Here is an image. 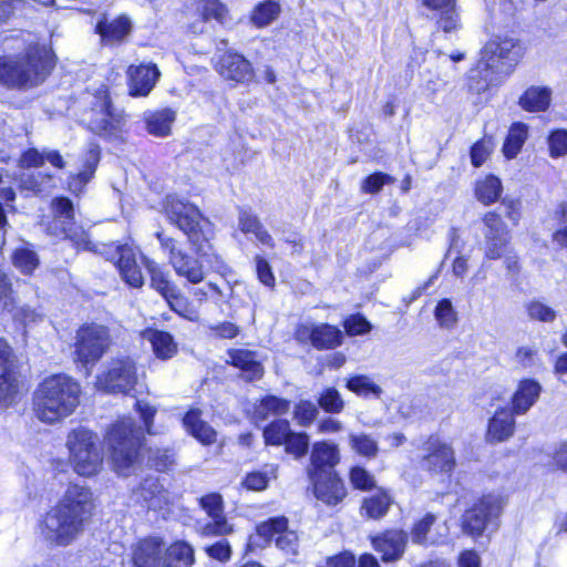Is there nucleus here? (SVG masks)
Listing matches in <instances>:
<instances>
[{
  "mask_svg": "<svg viewBox=\"0 0 567 567\" xmlns=\"http://www.w3.org/2000/svg\"><path fill=\"white\" fill-rule=\"evenodd\" d=\"M53 220L49 225V231L54 236H62L71 240L79 249L94 251L114 262L122 279L133 288L144 285V277L137 264V251L134 247L124 244H94L89 235L74 221V206L66 197H58L52 200Z\"/></svg>",
  "mask_w": 567,
  "mask_h": 567,
  "instance_id": "f257e3e1",
  "label": "nucleus"
},
{
  "mask_svg": "<svg viewBox=\"0 0 567 567\" xmlns=\"http://www.w3.org/2000/svg\"><path fill=\"white\" fill-rule=\"evenodd\" d=\"M95 509L93 492L86 485L71 483L62 497L39 523L43 540L51 547H66L90 525Z\"/></svg>",
  "mask_w": 567,
  "mask_h": 567,
  "instance_id": "f03ea898",
  "label": "nucleus"
},
{
  "mask_svg": "<svg viewBox=\"0 0 567 567\" xmlns=\"http://www.w3.org/2000/svg\"><path fill=\"white\" fill-rule=\"evenodd\" d=\"M136 409L145 429L137 425L132 417H123L112 425L105 436L113 468L122 476H128L140 468V449L144 432L153 434L151 426L156 409L143 401H136Z\"/></svg>",
  "mask_w": 567,
  "mask_h": 567,
  "instance_id": "7ed1b4c3",
  "label": "nucleus"
},
{
  "mask_svg": "<svg viewBox=\"0 0 567 567\" xmlns=\"http://www.w3.org/2000/svg\"><path fill=\"white\" fill-rule=\"evenodd\" d=\"M163 213L172 225L187 236L195 252L206 260L214 271L223 274L227 270V266L209 243L207 237L209 223L198 207L176 195H167L163 202Z\"/></svg>",
  "mask_w": 567,
  "mask_h": 567,
  "instance_id": "20e7f679",
  "label": "nucleus"
},
{
  "mask_svg": "<svg viewBox=\"0 0 567 567\" xmlns=\"http://www.w3.org/2000/svg\"><path fill=\"white\" fill-rule=\"evenodd\" d=\"M53 65L44 45H30L22 53L0 56V85L14 90L35 87L44 82Z\"/></svg>",
  "mask_w": 567,
  "mask_h": 567,
  "instance_id": "39448f33",
  "label": "nucleus"
},
{
  "mask_svg": "<svg viewBox=\"0 0 567 567\" xmlns=\"http://www.w3.org/2000/svg\"><path fill=\"white\" fill-rule=\"evenodd\" d=\"M81 386L66 374L45 378L33 394L35 416L45 423H55L70 416L80 402Z\"/></svg>",
  "mask_w": 567,
  "mask_h": 567,
  "instance_id": "423d86ee",
  "label": "nucleus"
},
{
  "mask_svg": "<svg viewBox=\"0 0 567 567\" xmlns=\"http://www.w3.org/2000/svg\"><path fill=\"white\" fill-rule=\"evenodd\" d=\"M134 567H190L194 564V549L186 542H176L168 548L159 538L142 539L133 549Z\"/></svg>",
  "mask_w": 567,
  "mask_h": 567,
  "instance_id": "0eeeda50",
  "label": "nucleus"
},
{
  "mask_svg": "<svg viewBox=\"0 0 567 567\" xmlns=\"http://www.w3.org/2000/svg\"><path fill=\"white\" fill-rule=\"evenodd\" d=\"M97 442V436L85 427L75 429L68 435L69 462L78 475L93 477L101 472L103 453Z\"/></svg>",
  "mask_w": 567,
  "mask_h": 567,
  "instance_id": "6e6552de",
  "label": "nucleus"
},
{
  "mask_svg": "<svg viewBox=\"0 0 567 567\" xmlns=\"http://www.w3.org/2000/svg\"><path fill=\"white\" fill-rule=\"evenodd\" d=\"M111 344L110 331L96 323L83 324L75 334L74 361L85 368L93 367Z\"/></svg>",
  "mask_w": 567,
  "mask_h": 567,
  "instance_id": "1a4fd4ad",
  "label": "nucleus"
},
{
  "mask_svg": "<svg viewBox=\"0 0 567 567\" xmlns=\"http://www.w3.org/2000/svg\"><path fill=\"white\" fill-rule=\"evenodd\" d=\"M505 501L501 495L488 494L483 496L462 516V530L464 534L476 538L483 535L489 527L496 529Z\"/></svg>",
  "mask_w": 567,
  "mask_h": 567,
  "instance_id": "9d476101",
  "label": "nucleus"
},
{
  "mask_svg": "<svg viewBox=\"0 0 567 567\" xmlns=\"http://www.w3.org/2000/svg\"><path fill=\"white\" fill-rule=\"evenodd\" d=\"M137 382L135 362L121 357L109 362L107 369L97 377L96 385L109 393L130 394Z\"/></svg>",
  "mask_w": 567,
  "mask_h": 567,
  "instance_id": "9b49d317",
  "label": "nucleus"
},
{
  "mask_svg": "<svg viewBox=\"0 0 567 567\" xmlns=\"http://www.w3.org/2000/svg\"><path fill=\"white\" fill-rule=\"evenodd\" d=\"M518 59V44L509 38H497L484 47L478 69L481 72L492 70L496 73H508Z\"/></svg>",
  "mask_w": 567,
  "mask_h": 567,
  "instance_id": "f8f14e48",
  "label": "nucleus"
},
{
  "mask_svg": "<svg viewBox=\"0 0 567 567\" xmlns=\"http://www.w3.org/2000/svg\"><path fill=\"white\" fill-rule=\"evenodd\" d=\"M419 465L431 474L451 475L455 468V453L453 447L437 436H430L421 447Z\"/></svg>",
  "mask_w": 567,
  "mask_h": 567,
  "instance_id": "ddd939ff",
  "label": "nucleus"
},
{
  "mask_svg": "<svg viewBox=\"0 0 567 567\" xmlns=\"http://www.w3.org/2000/svg\"><path fill=\"white\" fill-rule=\"evenodd\" d=\"M297 342L310 343L317 350L334 349L342 343V332L339 328L328 324H299L295 331Z\"/></svg>",
  "mask_w": 567,
  "mask_h": 567,
  "instance_id": "4468645a",
  "label": "nucleus"
},
{
  "mask_svg": "<svg viewBox=\"0 0 567 567\" xmlns=\"http://www.w3.org/2000/svg\"><path fill=\"white\" fill-rule=\"evenodd\" d=\"M257 536L265 542L275 540L276 546L286 554L296 555L298 551L297 534L288 529L285 517H274L257 526Z\"/></svg>",
  "mask_w": 567,
  "mask_h": 567,
  "instance_id": "2eb2a0df",
  "label": "nucleus"
},
{
  "mask_svg": "<svg viewBox=\"0 0 567 567\" xmlns=\"http://www.w3.org/2000/svg\"><path fill=\"white\" fill-rule=\"evenodd\" d=\"M485 226V256L488 259H498L503 256L508 243V231L501 216L488 212L483 217Z\"/></svg>",
  "mask_w": 567,
  "mask_h": 567,
  "instance_id": "dca6fc26",
  "label": "nucleus"
},
{
  "mask_svg": "<svg viewBox=\"0 0 567 567\" xmlns=\"http://www.w3.org/2000/svg\"><path fill=\"white\" fill-rule=\"evenodd\" d=\"M308 477L313 486V493L317 499L329 506L339 504L347 496L344 483L337 472L327 474L319 473Z\"/></svg>",
  "mask_w": 567,
  "mask_h": 567,
  "instance_id": "f3484780",
  "label": "nucleus"
},
{
  "mask_svg": "<svg viewBox=\"0 0 567 567\" xmlns=\"http://www.w3.org/2000/svg\"><path fill=\"white\" fill-rule=\"evenodd\" d=\"M340 463V451L336 443L321 441L312 445L308 476L336 472L334 467Z\"/></svg>",
  "mask_w": 567,
  "mask_h": 567,
  "instance_id": "a211bd4d",
  "label": "nucleus"
},
{
  "mask_svg": "<svg viewBox=\"0 0 567 567\" xmlns=\"http://www.w3.org/2000/svg\"><path fill=\"white\" fill-rule=\"evenodd\" d=\"M11 348L0 339V408L12 404L18 393V380L12 371Z\"/></svg>",
  "mask_w": 567,
  "mask_h": 567,
  "instance_id": "6ab92c4d",
  "label": "nucleus"
},
{
  "mask_svg": "<svg viewBox=\"0 0 567 567\" xmlns=\"http://www.w3.org/2000/svg\"><path fill=\"white\" fill-rule=\"evenodd\" d=\"M408 544V534L402 529L386 530L372 538L373 548L381 554L384 563L402 558Z\"/></svg>",
  "mask_w": 567,
  "mask_h": 567,
  "instance_id": "aec40b11",
  "label": "nucleus"
},
{
  "mask_svg": "<svg viewBox=\"0 0 567 567\" xmlns=\"http://www.w3.org/2000/svg\"><path fill=\"white\" fill-rule=\"evenodd\" d=\"M217 72L226 80L247 83L254 78V70L248 60L234 52H226L217 63Z\"/></svg>",
  "mask_w": 567,
  "mask_h": 567,
  "instance_id": "412c9836",
  "label": "nucleus"
},
{
  "mask_svg": "<svg viewBox=\"0 0 567 567\" xmlns=\"http://www.w3.org/2000/svg\"><path fill=\"white\" fill-rule=\"evenodd\" d=\"M133 495L137 503L152 511L162 509L169 502L168 491L154 476L144 478Z\"/></svg>",
  "mask_w": 567,
  "mask_h": 567,
  "instance_id": "4be33fe9",
  "label": "nucleus"
},
{
  "mask_svg": "<svg viewBox=\"0 0 567 567\" xmlns=\"http://www.w3.org/2000/svg\"><path fill=\"white\" fill-rule=\"evenodd\" d=\"M130 93L146 96L155 86L161 72L155 64L131 65L127 70Z\"/></svg>",
  "mask_w": 567,
  "mask_h": 567,
  "instance_id": "5701e85b",
  "label": "nucleus"
},
{
  "mask_svg": "<svg viewBox=\"0 0 567 567\" xmlns=\"http://www.w3.org/2000/svg\"><path fill=\"white\" fill-rule=\"evenodd\" d=\"M227 363L238 368L247 381L259 380L264 374V368L256 352L247 349H231L227 352Z\"/></svg>",
  "mask_w": 567,
  "mask_h": 567,
  "instance_id": "b1692460",
  "label": "nucleus"
},
{
  "mask_svg": "<svg viewBox=\"0 0 567 567\" xmlns=\"http://www.w3.org/2000/svg\"><path fill=\"white\" fill-rule=\"evenodd\" d=\"M196 255L198 256L197 258L188 255L186 251H183L182 254H178L176 259L171 264L178 277L186 279L193 285H197L205 279L204 262L212 268V266L197 252Z\"/></svg>",
  "mask_w": 567,
  "mask_h": 567,
  "instance_id": "393cba45",
  "label": "nucleus"
},
{
  "mask_svg": "<svg viewBox=\"0 0 567 567\" xmlns=\"http://www.w3.org/2000/svg\"><path fill=\"white\" fill-rule=\"evenodd\" d=\"M132 31V22L128 17L120 16L109 21L103 17L95 27V32L101 35L102 42L113 44L122 42Z\"/></svg>",
  "mask_w": 567,
  "mask_h": 567,
  "instance_id": "a878e982",
  "label": "nucleus"
},
{
  "mask_svg": "<svg viewBox=\"0 0 567 567\" xmlns=\"http://www.w3.org/2000/svg\"><path fill=\"white\" fill-rule=\"evenodd\" d=\"M100 162V147L91 143L83 161V168L69 179V189L73 194H80L84 186L93 178Z\"/></svg>",
  "mask_w": 567,
  "mask_h": 567,
  "instance_id": "bb28decb",
  "label": "nucleus"
},
{
  "mask_svg": "<svg viewBox=\"0 0 567 567\" xmlns=\"http://www.w3.org/2000/svg\"><path fill=\"white\" fill-rule=\"evenodd\" d=\"M514 412L508 409H499L489 420L487 429V441L503 442L508 440L515 430Z\"/></svg>",
  "mask_w": 567,
  "mask_h": 567,
  "instance_id": "cd10ccee",
  "label": "nucleus"
},
{
  "mask_svg": "<svg viewBox=\"0 0 567 567\" xmlns=\"http://www.w3.org/2000/svg\"><path fill=\"white\" fill-rule=\"evenodd\" d=\"M540 391L542 386L537 381H520L512 399L513 412L517 415L525 414L537 402Z\"/></svg>",
  "mask_w": 567,
  "mask_h": 567,
  "instance_id": "c85d7f7f",
  "label": "nucleus"
},
{
  "mask_svg": "<svg viewBox=\"0 0 567 567\" xmlns=\"http://www.w3.org/2000/svg\"><path fill=\"white\" fill-rule=\"evenodd\" d=\"M422 4L432 11L440 12L439 27L444 32H452L460 25L455 0H421Z\"/></svg>",
  "mask_w": 567,
  "mask_h": 567,
  "instance_id": "c756f323",
  "label": "nucleus"
},
{
  "mask_svg": "<svg viewBox=\"0 0 567 567\" xmlns=\"http://www.w3.org/2000/svg\"><path fill=\"white\" fill-rule=\"evenodd\" d=\"M183 425L202 444L210 445L216 442V431L200 419L199 410H189L183 417Z\"/></svg>",
  "mask_w": 567,
  "mask_h": 567,
  "instance_id": "7c9ffc66",
  "label": "nucleus"
},
{
  "mask_svg": "<svg viewBox=\"0 0 567 567\" xmlns=\"http://www.w3.org/2000/svg\"><path fill=\"white\" fill-rule=\"evenodd\" d=\"M350 451L355 455L374 460L378 457L380 447L377 437L363 431H350L347 436Z\"/></svg>",
  "mask_w": 567,
  "mask_h": 567,
  "instance_id": "2f4dec72",
  "label": "nucleus"
},
{
  "mask_svg": "<svg viewBox=\"0 0 567 567\" xmlns=\"http://www.w3.org/2000/svg\"><path fill=\"white\" fill-rule=\"evenodd\" d=\"M175 118L176 113L171 109L144 113L147 132L158 137H165L171 134L172 124L175 122Z\"/></svg>",
  "mask_w": 567,
  "mask_h": 567,
  "instance_id": "473e14b6",
  "label": "nucleus"
},
{
  "mask_svg": "<svg viewBox=\"0 0 567 567\" xmlns=\"http://www.w3.org/2000/svg\"><path fill=\"white\" fill-rule=\"evenodd\" d=\"M551 101V90L545 86H530L519 97V105L528 112L546 111Z\"/></svg>",
  "mask_w": 567,
  "mask_h": 567,
  "instance_id": "72a5a7b5",
  "label": "nucleus"
},
{
  "mask_svg": "<svg viewBox=\"0 0 567 567\" xmlns=\"http://www.w3.org/2000/svg\"><path fill=\"white\" fill-rule=\"evenodd\" d=\"M151 344L154 354L162 359H171L177 352V346L171 333L161 330H148L144 333Z\"/></svg>",
  "mask_w": 567,
  "mask_h": 567,
  "instance_id": "f704fd0d",
  "label": "nucleus"
},
{
  "mask_svg": "<svg viewBox=\"0 0 567 567\" xmlns=\"http://www.w3.org/2000/svg\"><path fill=\"white\" fill-rule=\"evenodd\" d=\"M239 228L245 234H254L256 239L262 245L274 247V240L270 234L264 228L259 218L250 210L240 209Z\"/></svg>",
  "mask_w": 567,
  "mask_h": 567,
  "instance_id": "c9c22d12",
  "label": "nucleus"
},
{
  "mask_svg": "<svg viewBox=\"0 0 567 567\" xmlns=\"http://www.w3.org/2000/svg\"><path fill=\"white\" fill-rule=\"evenodd\" d=\"M90 130L102 137L116 136L121 130L120 116L113 114L106 106L90 122Z\"/></svg>",
  "mask_w": 567,
  "mask_h": 567,
  "instance_id": "e433bc0d",
  "label": "nucleus"
},
{
  "mask_svg": "<svg viewBox=\"0 0 567 567\" xmlns=\"http://www.w3.org/2000/svg\"><path fill=\"white\" fill-rule=\"evenodd\" d=\"M392 504L390 495L380 491L370 497H365L361 505V514L371 519L382 518Z\"/></svg>",
  "mask_w": 567,
  "mask_h": 567,
  "instance_id": "4c0bfd02",
  "label": "nucleus"
},
{
  "mask_svg": "<svg viewBox=\"0 0 567 567\" xmlns=\"http://www.w3.org/2000/svg\"><path fill=\"white\" fill-rule=\"evenodd\" d=\"M503 192V185L498 177L487 175L476 182L475 196L484 205H491L498 200Z\"/></svg>",
  "mask_w": 567,
  "mask_h": 567,
  "instance_id": "58836bf2",
  "label": "nucleus"
},
{
  "mask_svg": "<svg viewBox=\"0 0 567 567\" xmlns=\"http://www.w3.org/2000/svg\"><path fill=\"white\" fill-rule=\"evenodd\" d=\"M290 409V401L276 395H266L256 406V416L267 420L269 416H280Z\"/></svg>",
  "mask_w": 567,
  "mask_h": 567,
  "instance_id": "ea45409f",
  "label": "nucleus"
},
{
  "mask_svg": "<svg viewBox=\"0 0 567 567\" xmlns=\"http://www.w3.org/2000/svg\"><path fill=\"white\" fill-rule=\"evenodd\" d=\"M527 137V125L515 123L509 128L503 145V153L507 158H514L520 151Z\"/></svg>",
  "mask_w": 567,
  "mask_h": 567,
  "instance_id": "a19ab883",
  "label": "nucleus"
},
{
  "mask_svg": "<svg viewBox=\"0 0 567 567\" xmlns=\"http://www.w3.org/2000/svg\"><path fill=\"white\" fill-rule=\"evenodd\" d=\"M291 432L288 420L276 419L264 429L265 442L271 445H282Z\"/></svg>",
  "mask_w": 567,
  "mask_h": 567,
  "instance_id": "79ce46f5",
  "label": "nucleus"
},
{
  "mask_svg": "<svg viewBox=\"0 0 567 567\" xmlns=\"http://www.w3.org/2000/svg\"><path fill=\"white\" fill-rule=\"evenodd\" d=\"M347 389L355 393L359 396L373 395L379 398L382 393V389L375 384L372 379L364 374H358L347 380Z\"/></svg>",
  "mask_w": 567,
  "mask_h": 567,
  "instance_id": "37998d69",
  "label": "nucleus"
},
{
  "mask_svg": "<svg viewBox=\"0 0 567 567\" xmlns=\"http://www.w3.org/2000/svg\"><path fill=\"white\" fill-rule=\"evenodd\" d=\"M280 13L279 3L268 0L256 6L251 14V22L261 28L270 24Z\"/></svg>",
  "mask_w": 567,
  "mask_h": 567,
  "instance_id": "c03bdc74",
  "label": "nucleus"
},
{
  "mask_svg": "<svg viewBox=\"0 0 567 567\" xmlns=\"http://www.w3.org/2000/svg\"><path fill=\"white\" fill-rule=\"evenodd\" d=\"M349 482L354 489L369 492L375 488L377 481L364 466L354 465L349 470Z\"/></svg>",
  "mask_w": 567,
  "mask_h": 567,
  "instance_id": "a18cd8bd",
  "label": "nucleus"
},
{
  "mask_svg": "<svg viewBox=\"0 0 567 567\" xmlns=\"http://www.w3.org/2000/svg\"><path fill=\"white\" fill-rule=\"evenodd\" d=\"M318 405L327 413L338 414L344 408L340 392L332 386L323 389L317 399Z\"/></svg>",
  "mask_w": 567,
  "mask_h": 567,
  "instance_id": "49530a36",
  "label": "nucleus"
},
{
  "mask_svg": "<svg viewBox=\"0 0 567 567\" xmlns=\"http://www.w3.org/2000/svg\"><path fill=\"white\" fill-rule=\"evenodd\" d=\"M12 261L16 268L23 274H31L39 265L37 254L25 247L17 248L12 256Z\"/></svg>",
  "mask_w": 567,
  "mask_h": 567,
  "instance_id": "de8ad7c7",
  "label": "nucleus"
},
{
  "mask_svg": "<svg viewBox=\"0 0 567 567\" xmlns=\"http://www.w3.org/2000/svg\"><path fill=\"white\" fill-rule=\"evenodd\" d=\"M435 319L442 328H453L457 322V312L450 299H442L434 310Z\"/></svg>",
  "mask_w": 567,
  "mask_h": 567,
  "instance_id": "09e8293b",
  "label": "nucleus"
},
{
  "mask_svg": "<svg viewBox=\"0 0 567 567\" xmlns=\"http://www.w3.org/2000/svg\"><path fill=\"white\" fill-rule=\"evenodd\" d=\"M147 463L151 467L158 472L168 471L175 463V453L172 450H152L147 458Z\"/></svg>",
  "mask_w": 567,
  "mask_h": 567,
  "instance_id": "8fccbe9b",
  "label": "nucleus"
},
{
  "mask_svg": "<svg viewBox=\"0 0 567 567\" xmlns=\"http://www.w3.org/2000/svg\"><path fill=\"white\" fill-rule=\"evenodd\" d=\"M319 411L315 403L300 401L293 409V417L301 426L310 425L317 417Z\"/></svg>",
  "mask_w": 567,
  "mask_h": 567,
  "instance_id": "3c124183",
  "label": "nucleus"
},
{
  "mask_svg": "<svg viewBox=\"0 0 567 567\" xmlns=\"http://www.w3.org/2000/svg\"><path fill=\"white\" fill-rule=\"evenodd\" d=\"M286 451L293 454L297 458L307 454L309 450V436L303 433L291 432L285 442Z\"/></svg>",
  "mask_w": 567,
  "mask_h": 567,
  "instance_id": "603ef678",
  "label": "nucleus"
},
{
  "mask_svg": "<svg viewBox=\"0 0 567 567\" xmlns=\"http://www.w3.org/2000/svg\"><path fill=\"white\" fill-rule=\"evenodd\" d=\"M199 504L209 517H212V518L225 517L224 516L223 497L220 494H218V493L207 494L199 499Z\"/></svg>",
  "mask_w": 567,
  "mask_h": 567,
  "instance_id": "864d4df0",
  "label": "nucleus"
},
{
  "mask_svg": "<svg viewBox=\"0 0 567 567\" xmlns=\"http://www.w3.org/2000/svg\"><path fill=\"white\" fill-rule=\"evenodd\" d=\"M526 310L532 320L551 322L556 318L555 310L540 301H530L526 305Z\"/></svg>",
  "mask_w": 567,
  "mask_h": 567,
  "instance_id": "5fc2aeb1",
  "label": "nucleus"
},
{
  "mask_svg": "<svg viewBox=\"0 0 567 567\" xmlns=\"http://www.w3.org/2000/svg\"><path fill=\"white\" fill-rule=\"evenodd\" d=\"M549 153L551 157L567 154V131L556 130L548 136Z\"/></svg>",
  "mask_w": 567,
  "mask_h": 567,
  "instance_id": "6e6d98bb",
  "label": "nucleus"
},
{
  "mask_svg": "<svg viewBox=\"0 0 567 567\" xmlns=\"http://www.w3.org/2000/svg\"><path fill=\"white\" fill-rule=\"evenodd\" d=\"M202 12L205 20L215 19L223 23L227 10L219 0H204L202 4Z\"/></svg>",
  "mask_w": 567,
  "mask_h": 567,
  "instance_id": "4d7b16f0",
  "label": "nucleus"
},
{
  "mask_svg": "<svg viewBox=\"0 0 567 567\" xmlns=\"http://www.w3.org/2000/svg\"><path fill=\"white\" fill-rule=\"evenodd\" d=\"M493 150L491 140H481L476 142L471 148V162L473 166L480 167L486 161Z\"/></svg>",
  "mask_w": 567,
  "mask_h": 567,
  "instance_id": "13d9d810",
  "label": "nucleus"
},
{
  "mask_svg": "<svg viewBox=\"0 0 567 567\" xmlns=\"http://www.w3.org/2000/svg\"><path fill=\"white\" fill-rule=\"evenodd\" d=\"M371 323L362 315L350 316L344 321V329L350 336H360L371 330Z\"/></svg>",
  "mask_w": 567,
  "mask_h": 567,
  "instance_id": "bf43d9fd",
  "label": "nucleus"
},
{
  "mask_svg": "<svg viewBox=\"0 0 567 567\" xmlns=\"http://www.w3.org/2000/svg\"><path fill=\"white\" fill-rule=\"evenodd\" d=\"M435 522V516L426 514L421 520L415 523L412 529V542L419 545L426 543V535Z\"/></svg>",
  "mask_w": 567,
  "mask_h": 567,
  "instance_id": "052dcab7",
  "label": "nucleus"
},
{
  "mask_svg": "<svg viewBox=\"0 0 567 567\" xmlns=\"http://www.w3.org/2000/svg\"><path fill=\"white\" fill-rule=\"evenodd\" d=\"M392 182V177L384 173H374L363 179L361 189L368 194L378 193L386 183Z\"/></svg>",
  "mask_w": 567,
  "mask_h": 567,
  "instance_id": "680f3d73",
  "label": "nucleus"
},
{
  "mask_svg": "<svg viewBox=\"0 0 567 567\" xmlns=\"http://www.w3.org/2000/svg\"><path fill=\"white\" fill-rule=\"evenodd\" d=\"M233 532V527L228 524L226 517L213 518V522L206 524L203 528L205 536H223Z\"/></svg>",
  "mask_w": 567,
  "mask_h": 567,
  "instance_id": "e2e57ef3",
  "label": "nucleus"
},
{
  "mask_svg": "<svg viewBox=\"0 0 567 567\" xmlns=\"http://www.w3.org/2000/svg\"><path fill=\"white\" fill-rule=\"evenodd\" d=\"M155 236L162 249L168 254L171 265L176 259L177 255L182 254L184 250L177 246V241L173 237L166 236L163 231H157Z\"/></svg>",
  "mask_w": 567,
  "mask_h": 567,
  "instance_id": "0e129e2a",
  "label": "nucleus"
},
{
  "mask_svg": "<svg viewBox=\"0 0 567 567\" xmlns=\"http://www.w3.org/2000/svg\"><path fill=\"white\" fill-rule=\"evenodd\" d=\"M207 555L216 560L226 561L230 558L231 548L227 540H219L205 548Z\"/></svg>",
  "mask_w": 567,
  "mask_h": 567,
  "instance_id": "69168bd1",
  "label": "nucleus"
},
{
  "mask_svg": "<svg viewBox=\"0 0 567 567\" xmlns=\"http://www.w3.org/2000/svg\"><path fill=\"white\" fill-rule=\"evenodd\" d=\"M269 478L266 473L252 472L246 475L244 486L251 491H262L268 486Z\"/></svg>",
  "mask_w": 567,
  "mask_h": 567,
  "instance_id": "338daca9",
  "label": "nucleus"
},
{
  "mask_svg": "<svg viewBox=\"0 0 567 567\" xmlns=\"http://www.w3.org/2000/svg\"><path fill=\"white\" fill-rule=\"evenodd\" d=\"M559 214H560V220L564 224V227L558 229L554 234L553 239L560 247L567 248V202H565L560 205Z\"/></svg>",
  "mask_w": 567,
  "mask_h": 567,
  "instance_id": "774afa93",
  "label": "nucleus"
}]
</instances>
